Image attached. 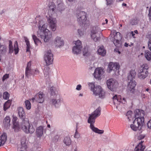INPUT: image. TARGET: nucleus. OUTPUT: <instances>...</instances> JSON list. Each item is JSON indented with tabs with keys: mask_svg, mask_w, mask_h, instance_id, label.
<instances>
[{
	"mask_svg": "<svg viewBox=\"0 0 151 151\" xmlns=\"http://www.w3.org/2000/svg\"><path fill=\"white\" fill-rule=\"evenodd\" d=\"M38 36L43 39L44 42H48L52 36L51 32L47 29V25L46 22L43 19H40L38 22Z\"/></svg>",
	"mask_w": 151,
	"mask_h": 151,
	"instance_id": "obj_1",
	"label": "nucleus"
},
{
	"mask_svg": "<svg viewBox=\"0 0 151 151\" xmlns=\"http://www.w3.org/2000/svg\"><path fill=\"white\" fill-rule=\"evenodd\" d=\"M101 109L98 107L91 114H89L88 122L90 124V127L91 130L94 132L99 134H102L104 133V131L94 127V124L95 122L96 119L101 114Z\"/></svg>",
	"mask_w": 151,
	"mask_h": 151,
	"instance_id": "obj_2",
	"label": "nucleus"
},
{
	"mask_svg": "<svg viewBox=\"0 0 151 151\" xmlns=\"http://www.w3.org/2000/svg\"><path fill=\"white\" fill-rule=\"evenodd\" d=\"M44 60L47 66L45 67L43 70L44 76L47 77L49 76L50 68L48 66L52 64L53 60V54L50 50L46 51L44 56Z\"/></svg>",
	"mask_w": 151,
	"mask_h": 151,
	"instance_id": "obj_3",
	"label": "nucleus"
},
{
	"mask_svg": "<svg viewBox=\"0 0 151 151\" xmlns=\"http://www.w3.org/2000/svg\"><path fill=\"white\" fill-rule=\"evenodd\" d=\"M55 10L54 8H51L50 7V9L48 12L49 16L48 18L47 21L51 29L53 31H55L57 27L56 19L55 18L52 17V14L54 13Z\"/></svg>",
	"mask_w": 151,
	"mask_h": 151,
	"instance_id": "obj_4",
	"label": "nucleus"
},
{
	"mask_svg": "<svg viewBox=\"0 0 151 151\" xmlns=\"http://www.w3.org/2000/svg\"><path fill=\"white\" fill-rule=\"evenodd\" d=\"M21 127L24 132L27 134H32L35 131L33 126L30 124L27 118L22 120L20 125V128Z\"/></svg>",
	"mask_w": 151,
	"mask_h": 151,
	"instance_id": "obj_5",
	"label": "nucleus"
},
{
	"mask_svg": "<svg viewBox=\"0 0 151 151\" xmlns=\"http://www.w3.org/2000/svg\"><path fill=\"white\" fill-rule=\"evenodd\" d=\"M111 40L116 47H119L121 45L120 40L122 37L119 32H116V30L111 31Z\"/></svg>",
	"mask_w": 151,
	"mask_h": 151,
	"instance_id": "obj_6",
	"label": "nucleus"
},
{
	"mask_svg": "<svg viewBox=\"0 0 151 151\" xmlns=\"http://www.w3.org/2000/svg\"><path fill=\"white\" fill-rule=\"evenodd\" d=\"M148 65L147 64L141 65L138 70V77L140 79L144 80L147 76L148 74Z\"/></svg>",
	"mask_w": 151,
	"mask_h": 151,
	"instance_id": "obj_7",
	"label": "nucleus"
},
{
	"mask_svg": "<svg viewBox=\"0 0 151 151\" xmlns=\"http://www.w3.org/2000/svg\"><path fill=\"white\" fill-rule=\"evenodd\" d=\"M63 99L59 94H57L55 96L51 97L50 103L55 108L58 109L60 107Z\"/></svg>",
	"mask_w": 151,
	"mask_h": 151,
	"instance_id": "obj_8",
	"label": "nucleus"
},
{
	"mask_svg": "<svg viewBox=\"0 0 151 151\" xmlns=\"http://www.w3.org/2000/svg\"><path fill=\"white\" fill-rule=\"evenodd\" d=\"M144 124L145 123L134 119L130 125V128L133 131L140 133L142 132V128Z\"/></svg>",
	"mask_w": 151,
	"mask_h": 151,
	"instance_id": "obj_9",
	"label": "nucleus"
},
{
	"mask_svg": "<svg viewBox=\"0 0 151 151\" xmlns=\"http://www.w3.org/2000/svg\"><path fill=\"white\" fill-rule=\"evenodd\" d=\"M74 45L73 47L72 52L74 55H78L81 52L83 48V45L81 42L80 40L73 41Z\"/></svg>",
	"mask_w": 151,
	"mask_h": 151,
	"instance_id": "obj_10",
	"label": "nucleus"
},
{
	"mask_svg": "<svg viewBox=\"0 0 151 151\" xmlns=\"http://www.w3.org/2000/svg\"><path fill=\"white\" fill-rule=\"evenodd\" d=\"M101 29L98 26L93 27L91 31V36L92 39L95 42H97L100 39V33Z\"/></svg>",
	"mask_w": 151,
	"mask_h": 151,
	"instance_id": "obj_11",
	"label": "nucleus"
},
{
	"mask_svg": "<svg viewBox=\"0 0 151 151\" xmlns=\"http://www.w3.org/2000/svg\"><path fill=\"white\" fill-rule=\"evenodd\" d=\"M120 67L119 63L110 62L109 64L107 71L109 73L113 72L115 75H118L119 74Z\"/></svg>",
	"mask_w": 151,
	"mask_h": 151,
	"instance_id": "obj_12",
	"label": "nucleus"
},
{
	"mask_svg": "<svg viewBox=\"0 0 151 151\" xmlns=\"http://www.w3.org/2000/svg\"><path fill=\"white\" fill-rule=\"evenodd\" d=\"M107 87L112 91H114L118 86L117 82L114 79L110 78L107 80Z\"/></svg>",
	"mask_w": 151,
	"mask_h": 151,
	"instance_id": "obj_13",
	"label": "nucleus"
},
{
	"mask_svg": "<svg viewBox=\"0 0 151 151\" xmlns=\"http://www.w3.org/2000/svg\"><path fill=\"white\" fill-rule=\"evenodd\" d=\"M145 116L144 111L142 110L136 109L134 112V119L137 120L141 122H144Z\"/></svg>",
	"mask_w": 151,
	"mask_h": 151,
	"instance_id": "obj_14",
	"label": "nucleus"
},
{
	"mask_svg": "<svg viewBox=\"0 0 151 151\" xmlns=\"http://www.w3.org/2000/svg\"><path fill=\"white\" fill-rule=\"evenodd\" d=\"M112 99L114 104L116 106L117 109H118V105L121 104H125L126 103V100L124 98H122L120 96L115 95L113 98Z\"/></svg>",
	"mask_w": 151,
	"mask_h": 151,
	"instance_id": "obj_15",
	"label": "nucleus"
},
{
	"mask_svg": "<svg viewBox=\"0 0 151 151\" xmlns=\"http://www.w3.org/2000/svg\"><path fill=\"white\" fill-rule=\"evenodd\" d=\"M88 85L91 90L93 92V94L95 96H97L99 93V91L102 89L100 86L98 85L96 86L94 83L88 82Z\"/></svg>",
	"mask_w": 151,
	"mask_h": 151,
	"instance_id": "obj_16",
	"label": "nucleus"
},
{
	"mask_svg": "<svg viewBox=\"0 0 151 151\" xmlns=\"http://www.w3.org/2000/svg\"><path fill=\"white\" fill-rule=\"evenodd\" d=\"M78 22L80 24H83L86 20V14L85 12L83 11H79L77 12L76 14Z\"/></svg>",
	"mask_w": 151,
	"mask_h": 151,
	"instance_id": "obj_17",
	"label": "nucleus"
},
{
	"mask_svg": "<svg viewBox=\"0 0 151 151\" xmlns=\"http://www.w3.org/2000/svg\"><path fill=\"white\" fill-rule=\"evenodd\" d=\"M9 52L12 53L14 51L15 54H17L19 52V48L18 43L17 41H15L14 45V46L12 45V42L11 41H9Z\"/></svg>",
	"mask_w": 151,
	"mask_h": 151,
	"instance_id": "obj_18",
	"label": "nucleus"
},
{
	"mask_svg": "<svg viewBox=\"0 0 151 151\" xmlns=\"http://www.w3.org/2000/svg\"><path fill=\"white\" fill-rule=\"evenodd\" d=\"M127 89L130 91L131 93L134 92V88L136 85V83L134 79L127 80Z\"/></svg>",
	"mask_w": 151,
	"mask_h": 151,
	"instance_id": "obj_19",
	"label": "nucleus"
},
{
	"mask_svg": "<svg viewBox=\"0 0 151 151\" xmlns=\"http://www.w3.org/2000/svg\"><path fill=\"white\" fill-rule=\"evenodd\" d=\"M104 72V70L101 67L97 68L95 70L93 73L94 77L96 78H101Z\"/></svg>",
	"mask_w": 151,
	"mask_h": 151,
	"instance_id": "obj_20",
	"label": "nucleus"
},
{
	"mask_svg": "<svg viewBox=\"0 0 151 151\" xmlns=\"http://www.w3.org/2000/svg\"><path fill=\"white\" fill-rule=\"evenodd\" d=\"M54 43L56 47H60L64 45V42L61 37L58 36L55 39Z\"/></svg>",
	"mask_w": 151,
	"mask_h": 151,
	"instance_id": "obj_21",
	"label": "nucleus"
},
{
	"mask_svg": "<svg viewBox=\"0 0 151 151\" xmlns=\"http://www.w3.org/2000/svg\"><path fill=\"white\" fill-rule=\"evenodd\" d=\"M144 141H141L135 147L134 151H144L145 149V146L142 144Z\"/></svg>",
	"mask_w": 151,
	"mask_h": 151,
	"instance_id": "obj_22",
	"label": "nucleus"
},
{
	"mask_svg": "<svg viewBox=\"0 0 151 151\" xmlns=\"http://www.w3.org/2000/svg\"><path fill=\"white\" fill-rule=\"evenodd\" d=\"M17 119V117H14L13 119L14 126L13 128L14 129L15 132H18L20 129V125H19L17 122L16 120Z\"/></svg>",
	"mask_w": 151,
	"mask_h": 151,
	"instance_id": "obj_23",
	"label": "nucleus"
},
{
	"mask_svg": "<svg viewBox=\"0 0 151 151\" xmlns=\"http://www.w3.org/2000/svg\"><path fill=\"white\" fill-rule=\"evenodd\" d=\"M44 94L42 93H38L36 95V101L39 103H42L44 101Z\"/></svg>",
	"mask_w": 151,
	"mask_h": 151,
	"instance_id": "obj_24",
	"label": "nucleus"
},
{
	"mask_svg": "<svg viewBox=\"0 0 151 151\" xmlns=\"http://www.w3.org/2000/svg\"><path fill=\"white\" fill-rule=\"evenodd\" d=\"M7 139L6 133H4L0 136V146L3 145L5 143Z\"/></svg>",
	"mask_w": 151,
	"mask_h": 151,
	"instance_id": "obj_25",
	"label": "nucleus"
},
{
	"mask_svg": "<svg viewBox=\"0 0 151 151\" xmlns=\"http://www.w3.org/2000/svg\"><path fill=\"white\" fill-rule=\"evenodd\" d=\"M18 114L20 117L23 119H25L24 117L25 114L23 108L22 107H20L18 108Z\"/></svg>",
	"mask_w": 151,
	"mask_h": 151,
	"instance_id": "obj_26",
	"label": "nucleus"
},
{
	"mask_svg": "<svg viewBox=\"0 0 151 151\" xmlns=\"http://www.w3.org/2000/svg\"><path fill=\"white\" fill-rule=\"evenodd\" d=\"M10 118L9 116H6L4 119V127L6 128H9L10 126Z\"/></svg>",
	"mask_w": 151,
	"mask_h": 151,
	"instance_id": "obj_27",
	"label": "nucleus"
},
{
	"mask_svg": "<svg viewBox=\"0 0 151 151\" xmlns=\"http://www.w3.org/2000/svg\"><path fill=\"white\" fill-rule=\"evenodd\" d=\"M136 75V73L134 70H132L129 72L127 77V80L134 79Z\"/></svg>",
	"mask_w": 151,
	"mask_h": 151,
	"instance_id": "obj_28",
	"label": "nucleus"
},
{
	"mask_svg": "<svg viewBox=\"0 0 151 151\" xmlns=\"http://www.w3.org/2000/svg\"><path fill=\"white\" fill-rule=\"evenodd\" d=\"M97 52L99 54L101 55L102 56H104L106 53V51L104 49L103 46L99 47Z\"/></svg>",
	"mask_w": 151,
	"mask_h": 151,
	"instance_id": "obj_29",
	"label": "nucleus"
},
{
	"mask_svg": "<svg viewBox=\"0 0 151 151\" xmlns=\"http://www.w3.org/2000/svg\"><path fill=\"white\" fill-rule=\"evenodd\" d=\"M43 127L40 126L38 127L36 129V133L37 136L40 137L42 136L43 132Z\"/></svg>",
	"mask_w": 151,
	"mask_h": 151,
	"instance_id": "obj_30",
	"label": "nucleus"
},
{
	"mask_svg": "<svg viewBox=\"0 0 151 151\" xmlns=\"http://www.w3.org/2000/svg\"><path fill=\"white\" fill-rule=\"evenodd\" d=\"M25 138L23 137L21 140V148L22 149H26L27 147V143L26 142Z\"/></svg>",
	"mask_w": 151,
	"mask_h": 151,
	"instance_id": "obj_31",
	"label": "nucleus"
},
{
	"mask_svg": "<svg viewBox=\"0 0 151 151\" xmlns=\"http://www.w3.org/2000/svg\"><path fill=\"white\" fill-rule=\"evenodd\" d=\"M64 144L67 146H69L71 144V140L69 137H65L63 139Z\"/></svg>",
	"mask_w": 151,
	"mask_h": 151,
	"instance_id": "obj_32",
	"label": "nucleus"
},
{
	"mask_svg": "<svg viewBox=\"0 0 151 151\" xmlns=\"http://www.w3.org/2000/svg\"><path fill=\"white\" fill-rule=\"evenodd\" d=\"M24 39L25 42H26V45H27L26 52H30V49L31 47L29 42L28 40V39L27 37H24Z\"/></svg>",
	"mask_w": 151,
	"mask_h": 151,
	"instance_id": "obj_33",
	"label": "nucleus"
},
{
	"mask_svg": "<svg viewBox=\"0 0 151 151\" xmlns=\"http://www.w3.org/2000/svg\"><path fill=\"white\" fill-rule=\"evenodd\" d=\"M132 112L131 111H128L126 113V116L127 117L129 121H131L133 120L134 118V116H132Z\"/></svg>",
	"mask_w": 151,
	"mask_h": 151,
	"instance_id": "obj_34",
	"label": "nucleus"
},
{
	"mask_svg": "<svg viewBox=\"0 0 151 151\" xmlns=\"http://www.w3.org/2000/svg\"><path fill=\"white\" fill-rule=\"evenodd\" d=\"M50 91L51 97H54L57 94H58L57 93L58 92L56 88L54 87H52L50 88Z\"/></svg>",
	"mask_w": 151,
	"mask_h": 151,
	"instance_id": "obj_35",
	"label": "nucleus"
},
{
	"mask_svg": "<svg viewBox=\"0 0 151 151\" xmlns=\"http://www.w3.org/2000/svg\"><path fill=\"white\" fill-rule=\"evenodd\" d=\"M145 58L148 61L151 60V52L148 50L145 51Z\"/></svg>",
	"mask_w": 151,
	"mask_h": 151,
	"instance_id": "obj_36",
	"label": "nucleus"
},
{
	"mask_svg": "<svg viewBox=\"0 0 151 151\" xmlns=\"http://www.w3.org/2000/svg\"><path fill=\"white\" fill-rule=\"evenodd\" d=\"M106 96V93L105 91L102 89L96 96H99V97L101 99H103L105 98Z\"/></svg>",
	"mask_w": 151,
	"mask_h": 151,
	"instance_id": "obj_37",
	"label": "nucleus"
},
{
	"mask_svg": "<svg viewBox=\"0 0 151 151\" xmlns=\"http://www.w3.org/2000/svg\"><path fill=\"white\" fill-rule=\"evenodd\" d=\"M11 101L10 100H9L6 102L4 106V111H6L10 106L11 105Z\"/></svg>",
	"mask_w": 151,
	"mask_h": 151,
	"instance_id": "obj_38",
	"label": "nucleus"
},
{
	"mask_svg": "<svg viewBox=\"0 0 151 151\" xmlns=\"http://www.w3.org/2000/svg\"><path fill=\"white\" fill-rule=\"evenodd\" d=\"M32 39L36 45H37L39 43H41L40 41L37 37L36 36L33 35H32Z\"/></svg>",
	"mask_w": 151,
	"mask_h": 151,
	"instance_id": "obj_39",
	"label": "nucleus"
},
{
	"mask_svg": "<svg viewBox=\"0 0 151 151\" xmlns=\"http://www.w3.org/2000/svg\"><path fill=\"white\" fill-rule=\"evenodd\" d=\"M31 65V62H29L27 64V66L26 68V75L27 76H28L29 75L28 74V72H29L30 71V69H31L30 67Z\"/></svg>",
	"mask_w": 151,
	"mask_h": 151,
	"instance_id": "obj_40",
	"label": "nucleus"
},
{
	"mask_svg": "<svg viewBox=\"0 0 151 151\" xmlns=\"http://www.w3.org/2000/svg\"><path fill=\"white\" fill-rule=\"evenodd\" d=\"M25 107L27 109H30L31 108V103L29 100H26L25 101Z\"/></svg>",
	"mask_w": 151,
	"mask_h": 151,
	"instance_id": "obj_41",
	"label": "nucleus"
},
{
	"mask_svg": "<svg viewBox=\"0 0 151 151\" xmlns=\"http://www.w3.org/2000/svg\"><path fill=\"white\" fill-rule=\"evenodd\" d=\"M83 55L84 56L88 55L89 53L87 47H85L83 50Z\"/></svg>",
	"mask_w": 151,
	"mask_h": 151,
	"instance_id": "obj_42",
	"label": "nucleus"
},
{
	"mask_svg": "<svg viewBox=\"0 0 151 151\" xmlns=\"http://www.w3.org/2000/svg\"><path fill=\"white\" fill-rule=\"evenodd\" d=\"M9 94L7 92H5L3 94V98L4 99H7L9 98Z\"/></svg>",
	"mask_w": 151,
	"mask_h": 151,
	"instance_id": "obj_43",
	"label": "nucleus"
},
{
	"mask_svg": "<svg viewBox=\"0 0 151 151\" xmlns=\"http://www.w3.org/2000/svg\"><path fill=\"white\" fill-rule=\"evenodd\" d=\"M148 46L149 49L151 51V37L149 38L148 42Z\"/></svg>",
	"mask_w": 151,
	"mask_h": 151,
	"instance_id": "obj_44",
	"label": "nucleus"
},
{
	"mask_svg": "<svg viewBox=\"0 0 151 151\" xmlns=\"http://www.w3.org/2000/svg\"><path fill=\"white\" fill-rule=\"evenodd\" d=\"M137 21L136 19H133L130 22L131 24L132 25H134L137 24Z\"/></svg>",
	"mask_w": 151,
	"mask_h": 151,
	"instance_id": "obj_45",
	"label": "nucleus"
},
{
	"mask_svg": "<svg viewBox=\"0 0 151 151\" xmlns=\"http://www.w3.org/2000/svg\"><path fill=\"white\" fill-rule=\"evenodd\" d=\"M9 78V75L8 74H6L4 75L2 78V81H3L6 80Z\"/></svg>",
	"mask_w": 151,
	"mask_h": 151,
	"instance_id": "obj_46",
	"label": "nucleus"
},
{
	"mask_svg": "<svg viewBox=\"0 0 151 151\" xmlns=\"http://www.w3.org/2000/svg\"><path fill=\"white\" fill-rule=\"evenodd\" d=\"M80 137V135L79 134L76 130L74 136V137L75 138L78 139Z\"/></svg>",
	"mask_w": 151,
	"mask_h": 151,
	"instance_id": "obj_47",
	"label": "nucleus"
},
{
	"mask_svg": "<svg viewBox=\"0 0 151 151\" xmlns=\"http://www.w3.org/2000/svg\"><path fill=\"white\" fill-rule=\"evenodd\" d=\"M81 85L80 84L78 85L77 86L76 89L78 91H80L81 88Z\"/></svg>",
	"mask_w": 151,
	"mask_h": 151,
	"instance_id": "obj_48",
	"label": "nucleus"
},
{
	"mask_svg": "<svg viewBox=\"0 0 151 151\" xmlns=\"http://www.w3.org/2000/svg\"><path fill=\"white\" fill-rule=\"evenodd\" d=\"M145 137L144 135L143 134H141L138 136V138L139 139H143Z\"/></svg>",
	"mask_w": 151,
	"mask_h": 151,
	"instance_id": "obj_49",
	"label": "nucleus"
},
{
	"mask_svg": "<svg viewBox=\"0 0 151 151\" xmlns=\"http://www.w3.org/2000/svg\"><path fill=\"white\" fill-rule=\"evenodd\" d=\"M147 124L148 128H151V119L147 122Z\"/></svg>",
	"mask_w": 151,
	"mask_h": 151,
	"instance_id": "obj_50",
	"label": "nucleus"
},
{
	"mask_svg": "<svg viewBox=\"0 0 151 151\" xmlns=\"http://www.w3.org/2000/svg\"><path fill=\"white\" fill-rule=\"evenodd\" d=\"M107 1V5H110L113 1L112 0H106Z\"/></svg>",
	"mask_w": 151,
	"mask_h": 151,
	"instance_id": "obj_51",
	"label": "nucleus"
},
{
	"mask_svg": "<svg viewBox=\"0 0 151 151\" xmlns=\"http://www.w3.org/2000/svg\"><path fill=\"white\" fill-rule=\"evenodd\" d=\"M149 19L151 21V6L150 7L149 9Z\"/></svg>",
	"mask_w": 151,
	"mask_h": 151,
	"instance_id": "obj_52",
	"label": "nucleus"
},
{
	"mask_svg": "<svg viewBox=\"0 0 151 151\" xmlns=\"http://www.w3.org/2000/svg\"><path fill=\"white\" fill-rule=\"evenodd\" d=\"M31 72H32L31 70V69H30V71H29V72H28V74H29L28 76H26V75H25V76L28 78H29V76H30L31 74Z\"/></svg>",
	"mask_w": 151,
	"mask_h": 151,
	"instance_id": "obj_53",
	"label": "nucleus"
},
{
	"mask_svg": "<svg viewBox=\"0 0 151 151\" xmlns=\"http://www.w3.org/2000/svg\"><path fill=\"white\" fill-rule=\"evenodd\" d=\"M39 73V70L37 69H36L35 70L34 73L35 74H38Z\"/></svg>",
	"mask_w": 151,
	"mask_h": 151,
	"instance_id": "obj_54",
	"label": "nucleus"
},
{
	"mask_svg": "<svg viewBox=\"0 0 151 151\" xmlns=\"http://www.w3.org/2000/svg\"><path fill=\"white\" fill-rule=\"evenodd\" d=\"M78 32L79 35H81L82 34V32L81 30L78 29Z\"/></svg>",
	"mask_w": 151,
	"mask_h": 151,
	"instance_id": "obj_55",
	"label": "nucleus"
},
{
	"mask_svg": "<svg viewBox=\"0 0 151 151\" xmlns=\"http://www.w3.org/2000/svg\"><path fill=\"white\" fill-rule=\"evenodd\" d=\"M36 96L34 98H32L31 99H30V100H32V102H33L34 101V100H36Z\"/></svg>",
	"mask_w": 151,
	"mask_h": 151,
	"instance_id": "obj_56",
	"label": "nucleus"
},
{
	"mask_svg": "<svg viewBox=\"0 0 151 151\" xmlns=\"http://www.w3.org/2000/svg\"><path fill=\"white\" fill-rule=\"evenodd\" d=\"M131 34H132V36L133 37H134V35H135V34L133 32V31L131 32Z\"/></svg>",
	"mask_w": 151,
	"mask_h": 151,
	"instance_id": "obj_57",
	"label": "nucleus"
},
{
	"mask_svg": "<svg viewBox=\"0 0 151 151\" xmlns=\"http://www.w3.org/2000/svg\"><path fill=\"white\" fill-rule=\"evenodd\" d=\"M124 46L126 47H127L128 46V43L127 42H125L124 44Z\"/></svg>",
	"mask_w": 151,
	"mask_h": 151,
	"instance_id": "obj_58",
	"label": "nucleus"
},
{
	"mask_svg": "<svg viewBox=\"0 0 151 151\" xmlns=\"http://www.w3.org/2000/svg\"><path fill=\"white\" fill-rule=\"evenodd\" d=\"M114 51L116 52H118L119 54H120L121 53V52L119 51H118V50L115 49Z\"/></svg>",
	"mask_w": 151,
	"mask_h": 151,
	"instance_id": "obj_59",
	"label": "nucleus"
},
{
	"mask_svg": "<svg viewBox=\"0 0 151 151\" xmlns=\"http://www.w3.org/2000/svg\"><path fill=\"white\" fill-rule=\"evenodd\" d=\"M119 151H126V150L124 149H120Z\"/></svg>",
	"mask_w": 151,
	"mask_h": 151,
	"instance_id": "obj_60",
	"label": "nucleus"
},
{
	"mask_svg": "<svg viewBox=\"0 0 151 151\" xmlns=\"http://www.w3.org/2000/svg\"><path fill=\"white\" fill-rule=\"evenodd\" d=\"M122 6H127V4L125 3H123L122 4Z\"/></svg>",
	"mask_w": 151,
	"mask_h": 151,
	"instance_id": "obj_61",
	"label": "nucleus"
},
{
	"mask_svg": "<svg viewBox=\"0 0 151 151\" xmlns=\"http://www.w3.org/2000/svg\"><path fill=\"white\" fill-rule=\"evenodd\" d=\"M83 95V93H81L79 94V96H82Z\"/></svg>",
	"mask_w": 151,
	"mask_h": 151,
	"instance_id": "obj_62",
	"label": "nucleus"
},
{
	"mask_svg": "<svg viewBox=\"0 0 151 151\" xmlns=\"http://www.w3.org/2000/svg\"><path fill=\"white\" fill-rule=\"evenodd\" d=\"M146 91H147V92H149V91L150 90V89H149V88H147L146 89Z\"/></svg>",
	"mask_w": 151,
	"mask_h": 151,
	"instance_id": "obj_63",
	"label": "nucleus"
},
{
	"mask_svg": "<svg viewBox=\"0 0 151 151\" xmlns=\"http://www.w3.org/2000/svg\"><path fill=\"white\" fill-rule=\"evenodd\" d=\"M134 32L135 33L137 34L138 33V31L137 30H135L134 31Z\"/></svg>",
	"mask_w": 151,
	"mask_h": 151,
	"instance_id": "obj_64",
	"label": "nucleus"
}]
</instances>
